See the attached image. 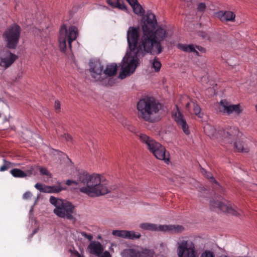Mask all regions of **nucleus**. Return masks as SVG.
<instances>
[{
  "label": "nucleus",
  "mask_w": 257,
  "mask_h": 257,
  "mask_svg": "<svg viewBox=\"0 0 257 257\" xmlns=\"http://www.w3.org/2000/svg\"><path fill=\"white\" fill-rule=\"evenodd\" d=\"M143 34L140 37V28L130 27L127 31V42L130 53L127 52L121 62V71L119 77L125 78L127 75L133 73L140 64V58L146 54L159 55L162 50L156 45L146 47L142 44Z\"/></svg>",
  "instance_id": "1"
},
{
  "label": "nucleus",
  "mask_w": 257,
  "mask_h": 257,
  "mask_svg": "<svg viewBox=\"0 0 257 257\" xmlns=\"http://www.w3.org/2000/svg\"><path fill=\"white\" fill-rule=\"evenodd\" d=\"M143 19L142 44H146V47L156 44V46L163 50L162 43L168 37L167 30L161 26L156 28L157 21L156 16L150 11H148L144 15Z\"/></svg>",
  "instance_id": "2"
},
{
  "label": "nucleus",
  "mask_w": 257,
  "mask_h": 257,
  "mask_svg": "<svg viewBox=\"0 0 257 257\" xmlns=\"http://www.w3.org/2000/svg\"><path fill=\"white\" fill-rule=\"evenodd\" d=\"M79 178L81 183L84 185L80 191L89 196L98 197L110 192H114L118 195L117 186L113 185L108 187L107 180L98 174L83 173L79 175Z\"/></svg>",
  "instance_id": "3"
},
{
  "label": "nucleus",
  "mask_w": 257,
  "mask_h": 257,
  "mask_svg": "<svg viewBox=\"0 0 257 257\" xmlns=\"http://www.w3.org/2000/svg\"><path fill=\"white\" fill-rule=\"evenodd\" d=\"M161 108V105L154 97H145L137 103L138 116L146 121L153 122L156 119L155 115Z\"/></svg>",
  "instance_id": "4"
},
{
  "label": "nucleus",
  "mask_w": 257,
  "mask_h": 257,
  "mask_svg": "<svg viewBox=\"0 0 257 257\" xmlns=\"http://www.w3.org/2000/svg\"><path fill=\"white\" fill-rule=\"evenodd\" d=\"M140 139L143 143L146 145L148 150L157 159L163 160L165 163H168L170 161L169 153H166V149L164 146L144 134L140 135Z\"/></svg>",
  "instance_id": "5"
},
{
  "label": "nucleus",
  "mask_w": 257,
  "mask_h": 257,
  "mask_svg": "<svg viewBox=\"0 0 257 257\" xmlns=\"http://www.w3.org/2000/svg\"><path fill=\"white\" fill-rule=\"evenodd\" d=\"M50 202L55 206L54 213L58 217L68 220L73 219L74 206L71 202L51 196Z\"/></svg>",
  "instance_id": "6"
},
{
  "label": "nucleus",
  "mask_w": 257,
  "mask_h": 257,
  "mask_svg": "<svg viewBox=\"0 0 257 257\" xmlns=\"http://www.w3.org/2000/svg\"><path fill=\"white\" fill-rule=\"evenodd\" d=\"M78 29L76 27L72 26L67 30V27L63 25L60 30L59 37V47L61 52H65L68 44L70 49H71V43L75 41L78 36Z\"/></svg>",
  "instance_id": "7"
},
{
  "label": "nucleus",
  "mask_w": 257,
  "mask_h": 257,
  "mask_svg": "<svg viewBox=\"0 0 257 257\" xmlns=\"http://www.w3.org/2000/svg\"><path fill=\"white\" fill-rule=\"evenodd\" d=\"M21 28L17 24L9 26L5 30L3 37L6 42L7 46L10 49H15L20 38Z\"/></svg>",
  "instance_id": "8"
},
{
  "label": "nucleus",
  "mask_w": 257,
  "mask_h": 257,
  "mask_svg": "<svg viewBox=\"0 0 257 257\" xmlns=\"http://www.w3.org/2000/svg\"><path fill=\"white\" fill-rule=\"evenodd\" d=\"M142 229L149 231H163L170 233H180L184 230V228L180 225H159L151 223H143L140 224Z\"/></svg>",
  "instance_id": "9"
},
{
  "label": "nucleus",
  "mask_w": 257,
  "mask_h": 257,
  "mask_svg": "<svg viewBox=\"0 0 257 257\" xmlns=\"http://www.w3.org/2000/svg\"><path fill=\"white\" fill-rule=\"evenodd\" d=\"M179 257H196L194 244L190 240L180 239L177 242Z\"/></svg>",
  "instance_id": "10"
},
{
  "label": "nucleus",
  "mask_w": 257,
  "mask_h": 257,
  "mask_svg": "<svg viewBox=\"0 0 257 257\" xmlns=\"http://www.w3.org/2000/svg\"><path fill=\"white\" fill-rule=\"evenodd\" d=\"M210 205L211 208L215 210L227 212L235 216H239L241 212L240 210L235 206H232L229 202H226V201L211 200Z\"/></svg>",
  "instance_id": "11"
},
{
  "label": "nucleus",
  "mask_w": 257,
  "mask_h": 257,
  "mask_svg": "<svg viewBox=\"0 0 257 257\" xmlns=\"http://www.w3.org/2000/svg\"><path fill=\"white\" fill-rule=\"evenodd\" d=\"M218 110L219 112L228 115L232 113L239 115L242 111L239 104H232L225 99L220 101L218 106Z\"/></svg>",
  "instance_id": "12"
},
{
  "label": "nucleus",
  "mask_w": 257,
  "mask_h": 257,
  "mask_svg": "<svg viewBox=\"0 0 257 257\" xmlns=\"http://www.w3.org/2000/svg\"><path fill=\"white\" fill-rule=\"evenodd\" d=\"M89 71L91 76L95 81H102L104 84L103 66L99 61L90 62Z\"/></svg>",
  "instance_id": "13"
},
{
  "label": "nucleus",
  "mask_w": 257,
  "mask_h": 257,
  "mask_svg": "<svg viewBox=\"0 0 257 257\" xmlns=\"http://www.w3.org/2000/svg\"><path fill=\"white\" fill-rule=\"evenodd\" d=\"M175 107L176 109L173 110L172 112V117L178 125L182 128L184 134L188 135L190 134L188 125L177 105H175Z\"/></svg>",
  "instance_id": "14"
},
{
  "label": "nucleus",
  "mask_w": 257,
  "mask_h": 257,
  "mask_svg": "<svg viewBox=\"0 0 257 257\" xmlns=\"http://www.w3.org/2000/svg\"><path fill=\"white\" fill-rule=\"evenodd\" d=\"M117 66L116 64L107 65L104 70V84L111 86L114 84V80L110 78L115 75L117 72Z\"/></svg>",
  "instance_id": "15"
},
{
  "label": "nucleus",
  "mask_w": 257,
  "mask_h": 257,
  "mask_svg": "<svg viewBox=\"0 0 257 257\" xmlns=\"http://www.w3.org/2000/svg\"><path fill=\"white\" fill-rule=\"evenodd\" d=\"M201 172L212 183V188L215 191V194L218 193H220V195L224 194V189L219 184L210 172H207L203 168H201Z\"/></svg>",
  "instance_id": "16"
},
{
  "label": "nucleus",
  "mask_w": 257,
  "mask_h": 257,
  "mask_svg": "<svg viewBox=\"0 0 257 257\" xmlns=\"http://www.w3.org/2000/svg\"><path fill=\"white\" fill-rule=\"evenodd\" d=\"M112 234L114 236L130 239H138L141 236L139 232L133 230H114L112 231Z\"/></svg>",
  "instance_id": "17"
},
{
  "label": "nucleus",
  "mask_w": 257,
  "mask_h": 257,
  "mask_svg": "<svg viewBox=\"0 0 257 257\" xmlns=\"http://www.w3.org/2000/svg\"><path fill=\"white\" fill-rule=\"evenodd\" d=\"M34 167L31 166L30 169L24 172L20 169L15 168L10 171V173L15 178H25L27 176H30L33 174Z\"/></svg>",
  "instance_id": "18"
},
{
  "label": "nucleus",
  "mask_w": 257,
  "mask_h": 257,
  "mask_svg": "<svg viewBox=\"0 0 257 257\" xmlns=\"http://www.w3.org/2000/svg\"><path fill=\"white\" fill-rule=\"evenodd\" d=\"M91 254L99 256L103 251V247L99 241L91 242L88 247Z\"/></svg>",
  "instance_id": "19"
},
{
  "label": "nucleus",
  "mask_w": 257,
  "mask_h": 257,
  "mask_svg": "<svg viewBox=\"0 0 257 257\" xmlns=\"http://www.w3.org/2000/svg\"><path fill=\"white\" fill-rule=\"evenodd\" d=\"M17 59V55L10 53L8 57L0 58V66L7 69L10 67Z\"/></svg>",
  "instance_id": "20"
},
{
  "label": "nucleus",
  "mask_w": 257,
  "mask_h": 257,
  "mask_svg": "<svg viewBox=\"0 0 257 257\" xmlns=\"http://www.w3.org/2000/svg\"><path fill=\"white\" fill-rule=\"evenodd\" d=\"M216 16L222 22L233 21L235 18V15L230 11H219Z\"/></svg>",
  "instance_id": "21"
},
{
  "label": "nucleus",
  "mask_w": 257,
  "mask_h": 257,
  "mask_svg": "<svg viewBox=\"0 0 257 257\" xmlns=\"http://www.w3.org/2000/svg\"><path fill=\"white\" fill-rule=\"evenodd\" d=\"M66 189V187L65 184H63L60 182H57V183L53 186H47L46 193H57L62 190Z\"/></svg>",
  "instance_id": "22"
},
{
  "label": "nucleus",
  "mask_w": 257,
  "mask_h": 257,
  "mask_svg": "<svg viewBox=\"0 0 257 257\" xmlns=\"http://www.w3.org/2000/svg\"><path fill=\"white\" fill-rule=\"evenodd\" d=\"M177 48L185 52L195 53L196 55H198L199 53L196 50L195 48H196L199 50H200L202 48L199 46H196V47H194V45L192 44L187 45L181 43H179L177 45Z\"/></svg>",
  "instance_id": "23"
},
{
  "label": "nucleus",
  "mask_w": 257,
  "mask_h": 257,
  "mask_svg": "<svg viewBox=\"0 0 257 257\" xmlns=\"http://www.w3.org/2000/svg\"><path fill=\"white\" fill-rule=\"evenodd\" d=\"M107 4L111 7L121 10H126L123 0H107Z\"/></svg>",
  "instance_id": "24"
},
{
  "label": "nucleus",
  "mask_w": 257,
  "mask_h": 257,
  "mask_svg": "<svg viewBox=\"0 0 257 257\" xmlns=\"http://www.w3.org/2000/svg\"><path fill=\"white\" fill-rule=\"evenodd\" d=\"M234 147L238 152L247 153L249 151L248 146L243 141H236L234 143Z\"/></svg>",
  "instance_id": "25"
},
{
  "label": "nucleus",
  "mask_w": 257,
  "mask_h": 257,
  "mask_svg": "<svg viewBox=\"0 0 257 257\" xmlns=\"http://www.w3.org/2000/svg\"><path fill=\"white\" fill-rule=\"evenodd\" d=\"M238 133L237 130H235V134H231V132L228 131H223L222 138L224 141L228 144H231L235 138L236 133Z\"/></svg>",
  "instance_id": "26"
},
{
  "label": "nucleus",
  "mask_w": 257,
  "mask_h": 257,
  "mask_svg": "<svg viewBox=\"0 0 257 257\" xmlns=\"http://www.w3.org/2000/svg\"><path fill=\"white\" fill-rule=\"evenodd\" d=\"M139 252L135 248L125 249L123 251V255L124 257H140Z\"/></svg>",
  "instance_id": "27"
},
{
  "label": "nucleus",
  "mask_w": 257,
  "mask_h": 257,
  "mask_svg": "<svg viewBox=\"0 0 257 257\" xmlns=\"http://www.w3.org/2000/svg\"><path fill=\"white\" fill-rule=\"evenodd\" d=\"M134 12L140 16H144L145 15V10L143 9L141 5L138 3L136 4V5L134 6L133 8Z\"/></svg>",
  "instance_id": "28"
},
{
  "label": "nucleus",
  "mask_w": 257,
  "mask_h": 257,
  "mask_svg": "<svg viewBox=\"0 0 257 257\" xmlns=\"http://www.w3.org/2000/svg\"><path fill=\"white\" fill-rule=\"evenodd\" d=\"M87 173L86 172H84V171H81L80 172H79L78 174V180L77 181H73V180H68L66 181V184L68 186H70L73 184H78L80 186V188H79V190L81 188L83 187L84 186V185L82 184L81 183L80 180H79V175L81 174V173Z\"/></svg>",
  "instance_id": "29"
},
{
  "label": "nucleus",
  "mask_w": 257,
  "mask_h": 257,
  "mask_svg": "<svg viewBox=\"0 0 257 257\" xmlns=\"http://www.w3.org/2000/svg\"><path fill=\"white\" fill-rule=\"evenodd\" d=\"M154 251L153 250L144 249L140 253V257H153Z\"/></svg>",
  "instance_id": "30"
},
{
  "label": "nucleus",
  "mask_w": 257,
  "mask_h": 257,
  "mask_svg": "<svg viewBox=\"0 0 257 257\" xmlns=\"http://www.w3.org/2000/svg\"><path fill=\"white\" fill-rule=\"evenodd\" d=\"M161 63L159 61L158 58H154L152 62V67L154 68L156 72H158L160 71V68L161 67Z\"/></svg>",
  "instance_id": "31"
},
{
  "label": "nucleus",
  "mask_w": 257,
  "mask_h": 257,
  "mask_svg": "<svg viewBox=\"0 0 257 257\" xmlns=\"http://www.w3.org/2000/svg\"><path fill=\"white\" fill-rule=\"evenodd\" d=\"M14 164L9 161L4 160V164L0 167V171L4 172L8 170L9 169L13 167Z\"/></svg>",
  "instance_id": "32"
},
{
  "label": "nucleus",
  "mask_w": 257,
  "mask_h": 257,
  "mask_svg": "<svg viewBox=\"0 0 257 257\" xmlns=\"http://www.w3.org/2000/svg\"><path fill=\"white\" fill-rule=\"evenodd\" d=\"M193 108L194 113L198 117L202 118L203 114L201 112L200 106L198 104L193 103Z\"/></svg>",
  "instance_id": "33"
},
{
  "label": "nucleus",
  "mask_w": 257,
  "mask_h": 257,
  "mask_svg": "<svg viewBox=\"0 0 257 257\" xmlns=\"http://www.w3.org/2000/svg\"><path fill=\"white\" fill-rule=\"evenodd\" d=\"M204 131L205 133L208 136H213L215 130L214 128L210 125H207L204 127Z\"/></svg>",
  "instance_id": "34"
},
{
  "label": "nucleus",
  "mask_w": 257,
  "mask_h": 257,
  "mask_svg": "<svg viewBox=\"0 0 257 257\" xmlns=\"http://www.w3.org/2000/svg\"><path fill=\"white\" fill-rule=\"evenodd\" d=\"M35 187L41 192L46 193V185H43L41 183H37L35 185Z\"/></svg>",
  "instance_id": "35"
},
{
  "label": "nucleus",
  "mask_w": 257,
  "mask_h": 257,
  "mask_svg": "<svg viewBox=\"0 0 257 257\" xmlns=\"http://www.w3.org/2000/svg\"><path fill=\"white\" fill-rule=\"evenodd\" d=\"M39 171L42 175H46L49 177H51V174L46 168L40 167Z\"/></svg>",
  "instance_id": "36"
},
{
  "label": "nucleus",
  "mask_w": 257,
  "mask_h": 257,
  "mask_svg": "<svg viewBox=\"0 0 257 257\" xmlns=\"http://www.w3.org/2000/svg\"><path fill=\"white\" fill-rule=\"evenodd\" d=\"M200 257H215V255L213 252L205 250L201 253Z\"/></svg>",
  "instance_id": "37"
},
{
  "label": "nucleus",
  "mask_w": 257,
  "mask_h": 257,
  "mask_svg": "<svg viewBox=\"0 0 257 257\" xmlns=\"http://www.w3.org/2000/svg\"><path fill=\"white\" fill-rule=\"evenodd\" d=\"M61 137L64 138L67 142H72V137L68 134L64 133L63 135H61Z\"/></svg>",
  "instance_id": "38"
},
{
  "label": "nucleus",
  "mask_w": 257,
  "mask_h": 257,
  "mask_svg": "<svg viewBox=\"0 0 257 257\" xmlns=\"http://www.w3.org/2000/svg\"><path fill=\"white\" fill-rule=\"evenodd\" d=\"M81 234L82 236L87 238L89 241H91L93 238V236L91 234H88L85 232H81Z\"/></svg>",
  "instance_id": "39"
},
{
  "label": "nucleus",
  "mask_w": 257,
  "mask_h": 257,
  "mask_svg": "<svg viewBox=\"0 0 257 257\" xmlns=\"http://www.w3.org/2000/svg\"><path fill=\"white\" fill-rule=\"evenodd\" d=\"M205 8L206 6L204 3H201L199 4V5H198L197 9L198 11L199 12H203L205 10Z\"/></svg>",
  "instance_id": "40"
},
{
  "label": "nucleus",
  "mask_w": 257,
  "mask_h": 257,
  "mask_svg": "<svg viewBox=\"0 0 257 257\" xmlns=\"http://www.w3.org/2000/svg\"><path fill=\"white\" fill-rule=\"evenodd\" d=\"M32 193L30 191H27L24 194L23 198L24 199H29L32 197Z\"/></svg>",
  "instance_id": "41"
},
{
  "label": "nucleus",
  "mask_w": 257,
  "mask_h": 257,
  "mask_svg": "<svg viewBox=\"0 0 257 257\" xmlns=\"http://www.w3.org/2000/svg\"><path fill=\"white\" fill-rule=\"evenodd\" d=\"M199 35L204 39H209V36L208 34L204 32H200Z\"/></svg>",
  "instance_id": "42"
},
{
  "label": "nucleus",
  "mask_w": 257,
  "mask_h": 257,
  "mask_svg": "<svg viewBox=\"0 0 257 257\" xmlns=\"http://www.w3.org/2000/svg\"><path fill=\"white\" fill-rule=\"evenodd\" d=\"M127 2L133 8L134 6L136 5V4L138 3L137 0H126Z\"/></svg>",
  "instance_id": "43"
},
{
  "label": "nucleus",
  "mask_w": 257,
  "mask_h": 257,
  "mask_svg": "<svg viewBox=\"0 0 257 257\" xmlns=\"http://www.w3.org/2000/svg\"><path fill=\"white\" fill-rule=\"evenodd\" d=\"M55 107L57 111H59V110L60 109V103L58 100L55 101Z\"/></svg>",
  "instance_id": "44"
},
{
  "label": "nucleus",
  "mask_w": 257,
  "mask_h": 257,
  "mask_svg": "<svg viewBox=\"0 0 257 257\" xmlns=\"http://www.w3.org/2000/svg\"><path fill=\"white\" fill-rule=\"evenodd\" d=\"M38 231V229H35L33 231V233L31 234V236L32 237L34 234L36 233Z\"/></svg>",
  "instance_id": "45"
},
{
  "label": "nucleus",
  "mask_w": 257,
  "mask_h": 257,
  "mask_svg": "<svg viewBox=\"0 0 257 257\" xmlns=\"http://www.w3.org/2000/svg\"><path fill=\"white\" fill-rule=\"evenodd\" d=\"M77 257H84L83 255H81L80 253H79L78 252L76 253Z\"/></svg>",
  "instance_id": "46"
},
{
  "label": "nucleus",
  "mask_w": 257,
  "mask_h": 257,
  "mask_svg": "<svg viewBox=\"0 0 257 257\" xmlns=\"http://www.w3.org/2000/svg\"><path fill=\"white\" fill-rule=\"evenodd\" d=\"M189 105H190V103H187L186 104V107L187 108H188V107H189Z\"/></svg>",
  "instance_id": "47"
},
{
  "label": "nucleus",
  "mask_w": 257,
  "mask_h": 257,
  "mask_svg": "<svg viewBox=\"0 0 257 257\" xmlns=\"http://www.w3.org/2000/svg\"><path fill=\"white\" fill-rule=\"evenodd\" d=\"M255 108H256V112H257V104L255 105Z\"/></svg>",
  "instance_id": "48"
},
{
  "label": "nucleus",
  "mask_w": 257,
  "mask_h": 257,
  "mask_svg": "<svg viewBox=\"0 0 257 257\" xmlns=\"http://www.w3.org/2000/svg\"><path fill=\"white\" fill-rule=\"evenodd\" d=\"M56 133H57V134H58L57 129H56Z\"/></svg>",
  "instance_id": "49"
}]
</instances>
